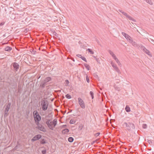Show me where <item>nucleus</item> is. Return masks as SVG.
I'll list each match as a JSON object with an SVG mask.
<instances>
[{
	"label": "nucleus",
	"instance_id": "9",
	"mask_svg": "<svg viewBox=\"0 0 154 154\" xmlns=\"http://www.w3.org/2000/svg\"><path fill=\"white\" fill-rule=\"evenodd\" d=\"M42 137V136L40 134H38L36 135L33 138L31 139L32 142H34L35 141L38 140L40 139Z\"/></svg>",
	"mask_w": 154,
	"mask_h": 154
},
{
	"label": "nucleus",
	"instance_id": "2",
	"mask_svg": "<svg viewBox=\"0 0 154 154\" xmlns=\"http://www.w3.org/2000/svg\"><path fill=\"white\" fill-rule=\"evenodd\" d=\"M123 126L124 127L126 128V129L129 131H131L135 128L134 124L133 123L129 122H124L123 124Z\"/></svg>",
	"mask_w": 154,
	"mask_h": 154
},
{
	"label": "nucleus",
	"instance_id": "29",
	"mask_svg": "<svg viewBox=\"0 0 154 154\" xmlns=\"http://www.w3.org/2000/svg\"><path fill=\"white\" fill-rule=\"evenodd\" d=\"M66 97L68 99H70L71 98V96L69 94H67L65 95Z\"/></svg>",
	"mask_w": 154,
	"mask_h": 154
},
{
	"label": "nucleus",
	"instance_id": "6",
	"mask_svg": "<svg viewBox=\"0 0 154 154\" xmlns=\"http://www.w3.org/2000/svg\"><path fill=\"white\" fill-rule=\"evenodd\" d=\"M78 102L81 107L82 109H84L85 107V104L82 100L80 97L78 98Z\"/></svg>",
	"mask_w": 154,
	"mask_h": 154
},
{
	"label": "nucleus",
	"instance_id": "17",
	"mask_svg": "<svg viewBox=\"0 0 154 154\" xmlns=\"http://www.w3.org/2000/svg\"><path fill=\"white\" fill-rule=\"evenodd\" d=\"M5 50L6 51H9L12 50V48L9 46H7L5 48Z\"/></svg>",
	"mask_w": 154,
	"mask_h": 154
},
{
	"label": "nucleus",
	"instance_id": "43",
	"mask_svg": "<svg viewBox=\"0 0 154 154\" xmlns=\"http://www.w3.org/2000/svg\"><path fill=\"white\" fill-rule=\"evenodd\" d=\"M112 57L113 58V59H115L116 58V56L115 55V54H114V55H113Z\"/></svg>",
	"mask_w": 154,
	"mask_h": 154
},
{
	"label": "nucleus",
	"instance_id": "54",
	"mask_svg": "<svg viewBox=\"0 0 154 154\" xmlns=\"http://www.w3.org/2000/svg\"><path fill=\"white\" fill-rule=\"evenodd\" d=\"M97 42L98 43H99V41H97Z\"/></svg>",
	"mask_w": 154,
	"mask_h": 154
},
{
	"label": "nucleus",
	"instance_id": "16",
	"mask_svg": "<svg viewBox=\"0 0 154 154\" xmlns=\"http://www.w3.org/2000/svg\"><path fill=\"white\" fill-rule=\"evenodd\" d=\"M11 106V103H9L6 106L5 110L9 111Z\"/></svg>",
	"mask_w": 154,
	"mask_h": 154
},
{
	"label": "nucleus",
	"instance_id": "7",
	"mask_svg": "<svg viewBox=\"0 0 154 154\" xmlns=\"http://www.w3.org/2000/svg\"><path fill=\"white\" fill-rule=\"evenodd\" d=\"M12 65L13 66L14 69L16 71H17L19 69L20 66L16 62H14L12 63Z\"/></svg>",
	"mask_w": 154,
	"mask_h": 154
},
{
	"label": "nucleus",
	"instance_id": "35",
	"mask_svg": "<svg viewBox=\"0 0 154 154\" xmlns=\"http://www.w3.org/2000/svg\"><path fill=\"white\" fill-rule=\"evenodd\" d=\"M81 58L83 60L85 61L86 62H87V61L86 60V59L85 57H81Z\"/></svg>",
	"mask_w": 154,
	"mask_h": 154
},
{
	"label": "nucleus",
	"instance_id": "51",
	"mask_svg": "<svg viewBox=\"0 0 154 154\" xmlns=\"http://www.w3.org/2000/svg\"><path fill=\"white\" fill-rule=\"evenodd\" d=\"M0 154H1V151L0 150Z\"/></svg>",
	"mask_w": 154,
	"mask_h": 154
},
{
	"label": "nucleus",
	"instance_id": "31",
	"mask_svg": "<svg viewBox=\"0 0 154 154\" xmlns=\"http://www.w3.org/2000/svg\"><path fill=\"white\" fill-rule=\"evenodd\" d=\"M108 51H109V53L112 56L113 55H114V54L110 50H109Z\"/></svg>",
	"mask_w": 154,
	"mask_h": 154
},
{
	"label": "nucleus",
	"instance_id": "53",
	"mask_svg": "<svg viewBox=\"0 0 154 154\" xmlns=\"http://www.w3.org/2000/svg\"><path fill=\"white\" fill-rule=\"evenodd\" d=\"M153 42V43H152V44L154 45V41Z\"/></svg>",
	"mask_w": 154,
	"mask_h": 154
},
{
	"label": "nucleus",
	"instance_id": "19",
	"mask_svg": "<svg viewBox=\"0 0 154 154\" xmlns=\"http://www.w3.org/2000/svg\"><path fill=\"white\" fill-rule=\"evenodd\" d=\"M127 18H128L130 20H131L134 22H136V20L134 19L131 16L128 15V16L127 17Z\"/></svg>",
	"mask_w": 154,
	"mask_h": 154
},
{
	"label": "nucleus",
	"instance_id": "5",
	"mask_svg": "<svg viewBox=\"0 0 154 154\" xmlns=\"http://www.w3.org/2000/svg\"><path fill=\"white\" fill-rule=\"evenodd\" d=\"M139 47H140L141 50H143V51L145 52L146 54H147L148 55L151 57L152 56V55L149 51L146 49V48L144 46L141 45Z\"/></svg>",
	"mask_w": 154,
	"mask_h": 154
},
{
	"label": "nucleus",
	"instance_id": "27",
	"mask_svg": "<svg viewBox=\"0 0 154 154\" xmlns=\"http://www.w3.org/2000/svg\"><path fill=\"white\" fill-rule=\"evenodd\" d=\"M40 143L42 144H44L46 143L45 140L43 139L40 142Z\"/></svg>",
	"mask_w": 154,
	"mask_h": 154
},
{
	"label": "nucleus",
	"instance_id": "34",
	"mask_svg": "<svg viewBox=\"0 0 154 154\" xmlns=\"http://www.w3.org/2000/svg\"><path fill=\"white\" fill-rule=\"evenodd\" d=\"M42 154H45L46 152V149L43 150L42 151Z\"/></svg>",
	"mask_w": 154,
	"mask_h": 154
},
{
	"label": "nucleus",
	"instance_id": "40",
	"mask_svg": "<svg viewBox=\"0 0 154 154\" xmlns=\"http://www.w3.org/2000/svg\"><path fill=\"white\" fill-rule=\"evenodd\" d=\"M5 23V22H2L1 23H0V26H2Z\"/></svg>",
	"mask_w": 154,
	"mask_h": 154
},
{
	"label": "nucleus",
	"instance_id": "15",
	"mask_svg": "<svg viewBox=\"0 0 154 154\" xmlns=\"http://www.w3.org/2000/svg\"><path fill=\"white\" fill-rule=\"evenodd\" d=\"M130 43L134 47H137V45L136 42L134 41L133 39L131 40V42H130Z\"/></svg>",
	"mask_w": 154,
	"mask_h": 154
},
{
	"label": "nucleus",
	"instance_id": "47",
	"mask_svg": "<svg viewBox=\"0 0 154 154\" xmlns=\"http://www.w3.org/2000/svg\"><path fill=\"white\" fill-rule=\"evenodd\" d=\"M117 63L121 67L122 66V64L120 63V61L119 62V63Z\"/></svg>",
	"mask_w": 154,
	"mask_h": 154
},
{
	"label": "nucleus",
	"instance_id": "46",
	"mask_svg": "<svg viewBox=\"0 0 154 154\" xmlns=\"http://www.w3.org/2000/svg\"><path fill=\"white\" fill-rule=\"evenodd\" d=\"M97 140H94V141H93L92 142V144H94V143H95V142H97Z\"/></svg>",
	"mask_w": 154,
	"mask_h": 154
},
{
	"label": "nucleus",
	"instance_id": "33",
	"mask_svg": "<svg viewBox=\"0 0 154 154\" xmlns=\"http://www.w3.org/2000/svg\"><path fill=\"white\" fill-rule=\"evenodd\" d=\"M147 142L150 145H152V142L151 140H148Z\"/></svg>",
	"mask_w": 154,
	"mask_h": 154
},
{
	"label": "nucleus",
	"instance_id": "44",
	"mask_svg": "<svg viewBox=\"0 0 154 154\" xmlns=\"http://www.w3.org/2000/svg\"><path fill=\"white\" fill-rule=\"evenodd\" d=\"M76 56L78 57H80L81 58V57H82L81 55L80 54H78L76 55Z\"/></svg>",
	"mask_w": 154,
	"mask_h": 154
},
{
	"label": "nucleus",
	"instance_id": "38",
	"mask_svg": "<svg viewBox=\"0 0 154 154\" xmlns=\"http://www.w3.org/2000/svg\"><path fill=\"white\" fill-rule=\"evenodd\" d=\"M100 133L99 132L97 133L96 134H95L94 135V136L96 137H97L98 136H99L100 134Z\"/></svg>",
	"mask_w": 154,
	"mask_h": 154
},
{
	"label": "nucleus",
	"instance_id": "21",
	"mask_svg": "<svg viewBox=\"0 0 154 154\" xmlns=\"http://www.w3.org/2000/svg\"><path fill=\"white\" fill-rule=\"evenodd\" d=\"M84 65L88 70H90V66L89 65L86 63H85L84 64Z\"/></svg>",
	"mask_w": 154,
	"mask_h": 154
},
{
	"label": "nucleus",
	"instance_id": "55",
	"mask_svg": "<svg viewBox=\"0 0 154 154\" xmlns=\"http://www.w3.org/2000/svg\"><path fill=\"white\" fill-rule=\"evenodd\" d=\"M80 41H79V43H80Z\"/></svg>",
	"mask_w": 154,
	"mask_h": 154
},
{
	"label": "nucleus",
	"instance_id": "52",
	"mask_svg": "<svg viewBox=\"0 0 154 154\" xmlns=\"http://www.w3.org/2000/svg\"><path fill=\"white\" fill-rule=\"evenodd\" d=\"M72 111V110H70V112H71Z\"/></svg>",
	"mask_w": 154,
	"mask_h": 154
},
{
	"label": "nucleus",
	"instance_id": "28",
	"mask_svg": "<svg viewBox=\"0 0 154 154\" xmlns=\"http://www.w3.org/2000/svg\"><path fill=\"white\" fill-rule=\"evenodd\" d=\"M90 94L91 96L92 99H93L94 98V93L92 91H91L90 92Z\"/></svg>",
	"mask_w": 154,
	"mask_h": 154
},
{
	"label": "nucleus",
	"instance_id": "24",
	"mask_svg": "<svg viewBox=\"0 0 154 154\" xmlns=\"http://www.w3.org/2000/svg\"><path fill=\"white\" fill-rule=\"evenodd\" d=\"M76 121V120L72 119L70 120L69 123L71 124H74L75 123Z\"/></svg>",
	"mask_w": 154,
	"mask_h": 154
},
{
	"label": "nucleus",
	"instance_id": "13",
	"mask_svg": "<svg viewBox=\"0 0 154 154\" xmlns=\"http://www.w3.org/2000/svg\"><path fill=\"white\" fill-rule=\"evenodd\" d=\"M69 131V130L68 129L66 128L63 130L62 131L63 134H65L68 133Z\"/></svg>",
	"mask_w": 154,
	"mask_h": 154
},
{
	"label": "nucleus",
	"instance_id": "22",
	"mask_svg": "<svg viewBox=\"0 0 154 154\" xmlns=\"http://www.w3.org/2000/svg\"><path fill=\"white\" fill-rule=\"evenodd\" d=\"M87 51H88L91 54H94V52L90 48H88L87 49Z\"/></svg>",
	"mask_w": 154,
	"mask_h": 154
},
{
	"label": "nucleus",
	"instance_id": "14",
	"mask_svg": "<svg viewBox=\"0 0 154 154\" xmlns=\"http://www.w3.org/2000/svg\"><path fill=\"white\" fill-rule=\"evenodd\" d=\"M51 77H46L44 80L47 83L48 82L51 80Z\"/></svg>",
	"mask_w": 154,
	"mask_h": 154
},
{
	"label": "nucleus",
	"instance_id": "11",
	"mask_svg": "<svg viewBox=\"0 0 154 154\" xmlns=\"http://www.w3.org/2000/svg\"><path fill=\"white\" fill-rule=\"evenodd\" d=\"M36 128L39 130L44 132H45L46 131L45 127L42 125L38 126V127H36Z\"/></svg>",
	"mask_w": 154,
	"mask_h": 154
},
{
	"label": "nucleus",
	"instance_id": "25",
	"mask_svg": "<svg viewBox=\"0 0 154 154\" xmlns=\"http://www.w3.org/2000/svg\"><path fill=\"white\" fill-rule=\"evenodd\" d=\"M74 139L73 137H69L68 139V141L70 142H72L73 141Z\"/></svg>",
	"mask_w": 154,
	"mask_h": 154
},
{
	"label": "nucleus",
	"instance_id": "42",
	"mask_svg": "<svg viewBox=\"0 0 154 154\" xmlns=\"http://www.w3.org/2000/svg\"><path fill=\"white\" fill-rule=\"evenodd\" d=\"M114 60H115V61H116L117 63H119V61L117 58H116Z\"/></svg>",
	"mask_w": 154,
	"mask_h": 154
},
{
	"label": "nucleus",
	"instance_id": "39",
	"mask_svg": "<svg viewBox=\"0 0 154 154\" xmlns=\"http://www.w3.org/2000/svg\"><path fill=\"white\" fill-rule=\"evenodd\" d=\"M61 127L62 128H65L67 127V125H63Z\"/></svg>",
	"mask_w": 154,
	"mask_h": 154
},
{
	"label": "nucleus",
	"instance_id": "36",
	"mask_svg": "<svg viewBox=\"0 0 154 154\" xmlns=\"http://www.w3.org/2000/svg\"><path fill=\"white\" fill-rule=\"evenodd\" d=\"M35 123H36V125H37V127H38V126H40V125H41V124H39V122H35Z\"/></svg>",
	"mask_w": 154,
	"mask_h": 154
},
{
	"label": "nucleus",
	"instance_id": "8",
	"mask_svg": "<svg viewBox=\"0 0 154 154\" xmlns=\"http://www.w3.org/2000/svg\"><path fill=\"white\" fill-rule=\"evenodd\" d=\"M122 34L125 37V38L128 40L129 41V42H131L133 39L132 38L127 34L124 32H122Z\"/></svg>",
	"mask_w": 154,
	"mask_h": 154
},
{
	"label": "nucleus",
	"instance_id": "20",
	"mask_svg": "<svg viewBox=\"0 0 154 154\" xmlns=\"http://www.w3.org/2000/svg\"><path fill=\"white\" fill-rule=\"evenodd\" d=\"M114 87L116 90L119 91L120 90V88L117 86L116 85H114Z\"/></svg>",
	"mask_w": 154,
	"mask_h": 154
},
{
	"label": "nucleus",
	"instance_id": "10",
	"mask_svg": "<svg viewBox=\"0 0 154 154\" xmlns=\"http://www.w3.org/2000/svg\"><path fill=\"white\" fill-rule=\"evenodd\" d=\"M111 64L112 67L116 72H120V70L117 67L116 65L114 63H113L112 61H111Z\"/></svg>",
	"mask_w": 154,
	"mask_h": 154
},
{
	"label": "nucleus",
	"instance_id": "1",
	"mask_svg": "<svg viewBox=\"0 0 154 154\" xmlns=\"http://www.w3.org/2000/svg\"><path fill=\"white\" fill-rule=\"evenodd\" d=\"M57 123V121L56 119H54L53 121H51L50 119H48L46 122V123L48 127L51 130H53Z\"/></svg>",
	"mask_w": 154,
	"mask_h": 154
},
{
	"label": "nucleus",
	"instance_id": "23",
	"mask_svg": "<svg viewBox=\"0 0 154 154\" xmlns=\"http://www.w3.org/2000/svg\"><path fill=\"white\" fill-rule=\"evenodd\" d=\"M93 57L95 58V59L96 60L97 62L100 63V60L99 59V58H97V57H95V56H93Z\"/></svg>",
	"mask_w": 154,
	"mask_h": 154
},
{
	"label": "nucleus",
	"instance_id": "41",
	"mask_svg": "<svg viewBox=\"0 0 154 154\" xmlns=\"http://www.w3.org/2000/svg\"><path fill=\"white\" fill-rule=\"evenodd\" d=\"M86 80H87V82L88 83H89V79L88 78V76H86Z\"/></svg>",
	"mask_w": 154,
	"mask_h": 154
},
{
	"label": "nucleus",
	"instance_id": "3",
	"mask_svg": "<svg viewBox=\"0 0 154 154\" xmlns=\"http://www.w3.org/2000/svg\"><path fill=\"white\" fill-rule=\"evenodd\" d=\"M41 103L42 110L45 111L48 108V103L47 100L42 99L41 101Z\"/></svg>",
	"mask_w": 154,
	"mask_h": 154
},
{
	"label": "nucleus",
	"instance_id": "26",
	"mask_svg": "<svg viewBox=\"0 0 154 154\" xmlns=\"http://www.w3.org/2000/svg\"><path fill=\"white\" fill-rule=\"evenodd\" d=\"M9 111L5 110L4 112V117L7 116L8 115Z\"/></svg>",
	"mask_w": 154,
	"mask_h": 154
},
{
	"label": "nucleus",
	"instance_id": "37",
	"mask_svg": "<svg viewBox=\"0 0 154 154\" xmlns=\"http://www.w3.org/2000/svg\"><path fill=\"white\" fill-rule=\"evenodd\" d=\"M123 14L126 17H127L128 16V14L125 12H123Z\"/></svg>",
	"mask_w": 154,
	"mask_h": 154
},
{
	"label": "nucleus",
	"instance_id": "32",
	"mask_svg": "<svg viewBox=\"0 0 154 154\" xmlns=\"http://www.w3.org/2000/svg\"><path fill=\"white\" fill-rule=\"evenodd\" d=\"M143 128L145 129L147 128V125L146 124H144L143 125Z\"/></svg>",
	"mask_w": 154,
	"mask_h": 154
},
{
	"label": "nucleus",
	"instance_id": "45",
	"mask_svg": "<svg viewBox=\"0 0 154 154\" xmlns=\"http://www.w3.org/2000/svg\"><path fill=\"white\" fill-rule=\"evenodd\" d=\"M119 11L121 13H122L123 14V12H124V11H122V10L121 9H119Z\"/></svg>",
	"mask_w": 154,
	"mask_h": 154
},
{
	"label": "nucleus",
	"instance_id": "12",
	"mask_svg": "<svg viewBox=\"0 0 154 154\" xmlns=\"http://www.w3.org/2000/svg\"><path fill=\"white\" fill-rule=\"evenodd\" d=\"M47 85V83L45 82L44 80L42 81L40 85V87L42 88H44L45 87V85Z\"/></svg>",
	"mask_w": 154,
	"mask_h": 154
},
{
	"label": "nucleus",
	"instance_id": "49",
	"mask_svg": "<svg viewBox=\"0 0 154 154\" xmlns=\"http://www.w3.org/2000/svg\"><path fill=\"white\" fill-rule=\"evenodd\" d=\"M150 40L151 41H152V42H153L154 41V40H153V39H151V38H150Z\"/></svg>",
	"mask_w": 154,
	"mask_h": 154
},
{
	"label": "nucleus",
	"instance_id": "4",
	"mask_svg": "<svg viewBox=\"0 0 154 154\" xmlns=\"http://www.w3.org/2000/svg\"><path fill=\"white\" fill-rule=\"evenodd\" d=\"M33 116L35 122H39L41 120V117L37 111H34Z\"/></svg>",
	"mask_w": 154,
	"mask_h": 154
},
{
	"label": "nucleus",
	"instance_id": "48",
	"mask_svg": "<svg viewBox=\"0 0 154 154\" xmlns=\"http://www.w3.org/2000/svg\"><path fill=\"white\" fill-rule=\"evenodd\" d=\"M66 84H68L69 83V81L68 80H66Z\"/></svg>",
	"mask_w": 154,
	"mask_h": 154
},
{
	"label": "nucleus",
	"instance_id": "50",
	"mask_svg": "<svg viewBox=\"0 0 154 154\" xmlns=\"http://www.w3.org/2000/svg\"><path fill=\"white\" fill-rule=\"evenodd\" d=\"M119 82H118V81H117V82H116V83H118Z\"/></svg>",
	"mask_w": 154,
	"mask_h": 154
},
{
	"label": "nucleus",
	"instance_id": "18",
	"mask_svg": "<svg viewBox=\"0 0 154 154\" xmlns=\"http://www.w3.org/2000/svg\"><path fill=\"white\" fill-rule=\"evenodd\" d=\"M125 110L127 112H130L131 111V109L130 107L128 105H127L125 108Z\"/></svg>",
	"mask_w": 154,
	"mask_h": 154
},
{
	"label": "nucleus",
	"instance_id": "30",
	"mask_svg": "<svg viewBox=\"0 0 154 154\" xmlns=\"http://www.w3.org/2000/svg\"><path fill=\"white\" fill-rule=\"evenodd\" d=\"M87 45H88V44H86V45H81V47L83 48H85L86 47H87Z\"/></svg>",
	"mask_w": 154,
	"mask_h": 154
}]
</instances>
